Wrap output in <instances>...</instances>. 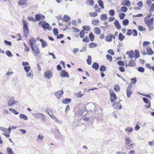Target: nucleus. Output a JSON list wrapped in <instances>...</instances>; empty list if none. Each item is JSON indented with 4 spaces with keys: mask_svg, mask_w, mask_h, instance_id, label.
I'll list each match as a JSON object with an SVG mask.
<instances>
[{
    "mask_svg": "<svg viewBox=\"0 0 154 154\" xmlns=\"http://www.w3.org/2000/svg\"><path fill=\"white\" fill-rule=\"evenodd\" d=\"M20 118L26 120H27L28 119L26 115L22 114H20Z\"/></svg>",
    "mask_w": 154,
    "mask_h": 154,
    "instance_id": "34",
    "label": "nucleus"
},
{
    "mask_svg": "<svg viewBox=\"0 0 154 154\" xmlns=\"http://www.w3.org/2000/svg\"><path fill=\"white\" fill-rule=\"evenodd\" d=\"M125 16V14L122 13L119 16V17L121 19L123 20L124 18V17Z\"/></svg>",
    "mask_w": 154,
    "mask_h": 154,
    "instance_id": "61",
    "label": "nucleus"
},
{
    "mask_svg": "<svg viewBox=\"0 0 154 154\" xmlns=\"http://www.w3.org/2000/svg\"><path fill=\"white\" fill-rule=\"evenodd\" d=\"M92 24L94 26L97 25V24L99 22V21L97 20H93L92 22Z\"/></svg>",
    "mask_w": 154,
    "mask_h": 154,
    "instance_id": "45",
    "label": "nucleus"
},
{
    "mask_svg": "<svg viewBox=\"0 0 154 154\" xmlns=\"http://www.w3.org/2000/svg\"><path fill=\"white\" fill-rule=\"evenodd\" d=\"M33 48L31 49L34 54L35 55H37L39 53V51L38 46L35 45L33 46Z\"/></svg>",
    "mask_w": 154,
    "mask_h": 154,
    "instance_id": "6",
    "label": "nucleus"
},
{
    "mask_svg": "<svg viewBox=\"0 0 154 154\" xmlns=\"http://www.w3.org/2000/svg\"><path fill=\"white\" fill-rule=\"evenodd\" d=\"M64 93L63 90H59L55 92L54 94L58 99H60Z\"/></svg>",
    "mask_w": 154,
    "mask_h": 154,
    "instance_id": "7",
    "label": "nucleus"
},
{
    "mask_svg": "<svg viewBox=\"0 0 154 154\" xmlns=\"http://www.w3.org/2000/svg\"><path fill=\"white\" fill-rule=\"evenodd\" d=\"M135 60H136V58H138L140 57V54L139 51L138 50H136L135 51Z\"/></svg>",
    "mask_w": 154,
    "mask_h": 154,
    "instance_id": "35",
    "label": "nucleus"
},
{
    "mask_svg": "<svg viewBox=\"0 0 154 154\" xmlns=\"http://www.w3.org/2000/svg\"><path fill=\"white\" fill-rule=\"evenodd\" d=\"M35 18L36 21H38L41 19L44 20L45 18V16L42 14H39L35 15Z\"/></svg>",
    "mask_w": 154,
    "mask_h": 154,
    "instance_id": "8",
    "label": "nucleus"
},
{
    "mask_svg": "<svg viewBox=\"0 0 154 154\" xmlns=\"http://www.w3.org/2000/svg\"><path fill=\"white\" fill-rule=\"evenodd\" d=\"M71 100L70 98H65L62 101V103L63 104H67L71 102Z\"/></svg>",
    "mask_w": 154,
    "mask_h": 154,
    "instance_id": "17",
    "label": "nucleus"
},
{
    "mask_svg": "<svg viewBox=\"0 0 154 154\" xmlns=\"http://www.w3.org/2000/svg\"><path fill=\"white\" fill-rule=\"evenodd\" d=\"M6 150L8 154H14L12 149L10 148H7Z\"/></svg>",
    "mask_w": 154,
    "mask_h": 154,
    "instance_id": "37",
    "label": "nucleus"
},
{
    "mask_svg": "<svg viewBox=\"0 0 154 154\" xmlns=\"http://www.w3.org/2000/svg\"><path fill=\"white\" fill-rule=\"evenodd\" d=\"M131 87L130 85H129L128 86L127 88V97H130L131 95L133 93L132 92L131 90Z\"/></svg>",
    "mask_w": 154,
    "mask_h": 154,
    "instance_id": "12",
    "label": "nucleus"
},
{
    "mask_svg": "<svg viewBox=\"0 0 154 154\" xmlns=\"http://www.w3.org/2000/svg\"><path fill=\"white\" fill-rule=\"evenodd\" d=\"M24 69L26 72H28L30 70V66H25L24 67Z\"/></svg>",
    "mask_w": 154,
    "mask_h": 154,
    "instance_id": "52",
    "label": "nucleus"
},
{
    "mask_svg": "<svg viewBox=\"0 0 154 154\" xmlns=\"http://www.w3.org/2000/svg\"><path fill=\"white\" fill-rule=\"evenodd\" d=\"M82 28L83 29L82 30H84V31L85 30L89 31L90 29V28L89 26H82Z\"/></svg>",
    "mask_w": 154,
    "mask_h": 154,
    "instance_id": "39",
    "label": "nucleus"
},
{
    "mask_svg": "<svg viewBox=\"0 0 154 154\" xmlns=\"http://www.w3.org/2000/svg\"><path fill=\"white\" fill-rule=\"evenodd\" d=\"M125 38V36L123 35L121 33H120L118 36L119 39L120 41H122L124 40Z\"/></svg>",
    "mask_w": 154,
    "mask_h": 154,
    "instance_id": "29",
    "label": "nucleus"
},
{
    "mask_svg": "<svg viewBox=\"0 0 154 154\" xmlns=\"http://www.w3.org/2000/svg\"><path fill=\"white\" fill-rule=\"evenodd\" d=\"M6 54L9 57H11L13 56L11 52L10 51H7L6 52Z\"/></svg>",
    "mask_w": 154,
    "mask_h": 154,
    "instance_id": "50",
    "label": "nucleus"
},
{
    "mask_svg": "<svg viewBox=\"0 0 154 154\" xmlns=\"http://www.w3.org/2000/svg\"><path fill=\"white\" fill-rule=\"evenodd\" d=\"M154 10V4H152L150 8V11L152 12Z\"/></svg>",
    "mask_w": 154,
    "mask_h": 154,
    "instance_id": "64",
    "label": "nucleus"
},
{
    "mask_svg": "<svg viewBox=\"0 0 154 154\" xmlns=\"http://www.w3.org/2000/svg\"><path fill=\"white\" fill-rule=\"evenodd\" d=\"M87 4L90 6H93L94 4V1L93 0H87Z\"/></svg>",
    "mask_w": 154,
    "mask_h": 154,
    "instance_id": "36",
    "label": "nucleus"
},
{
    "mask_svg": "<svg viewBox=\"0 0 154 154\" xmlns=\"http://www.w3.org/2000/svg\"><path fill=\"white\" fill-rule=\"evenodd\" d=\"M98 3L100 7H101L102 9H103L104 7L103 1L101 0H98Z\"/></svg>",
    "mask_w": 154,
    "mask_h": 154,
    "instance_id": "28",
    "label": "nucleus"
},
{
    "mask_svg": "<svg viewBox=\"0 0 154 154\" xmlns=\"http://www.w3.org/2000/svg\"><path fill=\"white\" fill-rule=\"evenodd\" d=\"M83 42H88L89 40L88 36H85L82 39Z\"/></svg>",
    "mask_w": 154,
    "mask_h": 154,
    "instance_id": "54",
    "label": "nucleus"
},
{
    "mask_svg": "<svg viewBox=\"0 0 154 154\" xmlns=\"http://www.w3.org/2000/svg\"><path fill=\"white\" fill-rule=\"evenodd\" d=\"M87 63L88 65H91V57L90 55H88L86 60Z\"/></svg>",
    "mask_w": 154,
    "mask_h": 154,
    "instance_id": "26",
    "label": "nucleus"
},
{
    "mask_svg": "<svg viewBox=\"0 0 154 154\" xmlns=\"http://www.w3.org/2000/svg\"><path fill=\"white\" fill-rule=\"evenodd\" d=\"M128 32L126 33V34L127 35H131L132 33V30L130 29H128L127 30Z\"/></svg>",
    "mask_w": 154,
    "mask_h": 154,
    "instance_id": "60",
    "label": "nucleus"
},
{
    "mask_svg": "<svg viewBox=\"0 0 154 154\" xmlns=\"http://www.w3.org/2000/svg\"><path fill=\"white\" fill-rule=\"evenodd\" d=\"M133 130V128L130 127L126 128L125 129V131L128 132H131Z\"/></svg>",
    "mask_w": 154,
    "mask_h": 154,
    "instance_id": "43",
    "label": "nucleus"
},
{
    "mask_svg": "<svg viewBox=\"0 0 154 154\" xmlns=\"http://www.w3.org/2000/svg\"><path fill=\"white\" fill-rule=\"evenodd\" d=\"M87 107L88 108L87 110L88 111H92L94 109L95 105L93 103H89L87 104Z\"/></svg>",
    "mask_w": 154,
    "mask_h": 154,
    "instance_id": "5",
    "label": "nucleus"
},
{
    "mask_svg": "<svg viewBox=\"0 0 154 154\" xmlns=\"http://www.w3.org/2000/svg\"><path fill=\"white\" fill-rule=\"evenodd\" d=\"M114 89L116 91H119L120 90V86L118 85H115Z\"/></svg>",
    "mask_w": 154,
    "mask_h": 154,
    "instance_id": "42",
    "label": "nucleus"
},
{
    "mask_svg": "<svg viewBox=\"0 0 154 154\" xmlns=\"http://www.w3.org/2000/svg\"><path fill=\"white\" fill-rule=\"evenodd\" d=\"M100 70L101 72H104L106 70V67L105 66L102 65L100 67Z\"/></svg>",
    "mask_w": 154,
    "mask_h": 154,
    "instance_id": "40",
    "label": "nucleus"
},
{
    "mask_svg": "<svg viewBox=\"0 0 154 154\" xmlns=\"http://www.w3.org/2000/svg\"><path fill=\"white\" fill-rule=\"evenodd\" d=\"M53 32L55 36H57L59 32L58 29L57 28H54L53 30Z\"/></svg>",
    "mask_w": 154,
    "mask_h": 154,
    "instance_id": "38",
    "label": "nucleus"
},
{
    "mask_svg": "<svg viewBox=\"0 0 154 154\" xmlns=\"http://www.w3.org/2000/svg\"><path fill=\"white\" fill-rule=\"evenodd\" d=\"M117 63L120 66H124L125 63L124 62L121 60L118 61L117 62Z\"/></svg>",
    "mask_w": 154,
    "mask_h": 154,
    "instance_id": "59",
    "label": "nucleus"
},
{
    "mask_svg": "<svg viewBox=\"0 0 154 154\" xmlns=\"http://www.w3.org/2000/svg\"><path fill=\"white\" fill-rule=\"evenodd\" d=\"M94 33L97 35H99L101 33V31L100 29L98 27H95L94 28Z\"/></svg>",
    "mask_w": 154,
    "mask_h": 154,
    "instance_id": "21",
    "label": "nucleus"
},
{
    "mask_svg": "<svg viewBox=\"0 0 154 154\" xmlns=\"http://www.w3.org/2000/svg\"><path fill=\"white\" fill-rule=\"evenodd\" d=\"M126 54H128L129 57L131 58H133L134 57V53L133 50H131L130 51H128Z\"/></svg>",
    "mask_w": 154,
    "mask_h": 154,
    "instance_id": "16",
    "label": "nucleus"
},
{
    "mask_svg": "<svg viewBox=\"0 0 154 154\" xmlns=\"http://www.w3.org/2000/svg\"><path fill=\"white\" fill-rule=\"evenodd\" d=\"M89 15L91 17H94L97 15V14L95 12H90L89 13Z\"/></svg>",
    "mask_w": 154,
    "mask_h": 154,
    "instance_id": "49",
    "label": "nucleus"
},
{
    "mask_svg": "<svg viewBox=\"0 0 154 154\" xmlns=\"http://www.w3.org/2000/svg\"><path fill=\"white\" fill-rule=\"evenodd\" d=\"M85 34V33L84 31V30H81L79 33V36L81 38H83Z\"/></svg>",
    "mask_w": 154,
    "mask_h": 154,
    "instance_id": "44",
    "label": "nucleus"
},
{
    "mask_svg": "<svg viewBox=\"0 0 154 154\" xmlns=\"http://www.w3.org/2000/svg\"><path fill=\"white\" fill-rule=\"evenodd\" d=\"M109 91L110 95V100L112 103L116 99V96L112 90L110 89Z\"/></svg>",
    "mask_w": 154,
    "mask_h": 154,
    "instance_id": "4",
    "label": "nucleus"
},
{
    "mask_svg": "<svg viewBox=\"0 0 154 154\" xmlns=\"http://www.w3.org/2000/svg\"><path fill=\"white\" fill-rule=\"evenodd\" d=\"M114 106L115 108H118V106H119V107L118 108L119 109H121L122 108V106L121 103L118 102H116L114 104Z\"/></svg>",
    "mask_w": 154,
    "mask_h": 154,
    "instance_id": "22",
    "label": "nucleus"
},
{
    "mask_svg": "<svg viewBox=\"0 0 154 154\" xmlns=\"http://www.w3.org/2000/svg\"><path fill=\"white\" fill-rule=\"evenodd\" d=\"M72 29L73 31V32L77 33L79 32L80 31L79 29L74 27H72Z\"/></svg>",
    "mask_w": 154,
    "mask_h": 154,
    "instance_id": "56",
    "label": "nucleus"
},
{
    "mask_svg": "<svg viewBox=\"0 0 154 154\" xmlns=\"http://www.w3.org/2000/svg\"><path fill=\"white\" fill-rule=\"evenodd\" d=\"M107 16L105 14H102L101 15L100 18L102 20H106L107 19Z\"/></svg>",
    "mask_w": 154,
    "mask_h": 154,
    "instance_id": "31",
    "label": "nucleus"
},
{
    "mask_svg": "<svg viewBox=\"0 0 154 154\" xmlns=\"http://www.w3.org/2000/svg\"><path fill=\"white\" fill-rule=\"evenodd\" d=\"M129 23L128 20V19H125L123 21L122 23L124 26L127 25Z\"/></svg>",
    "mask_w": 154,
    "mask_h": 154,
    "instance_id": "41",
    "label": "nucleus"
},
{
    "mask_svg": "<svg viewBox=\"0 0 154 154\" xmlns=\"http://www.w3.org/2000/svg\"><path fill=\"white\" fill-rule=\"evenodd\" d=\"M99 66L97 63L95 62L92 65V67L95 69L96 70L98 69Z\"/></svg>",
    "mask_w": 154,
    "mask_h": 154,
    "instance_id": "24",
    "label": "nucleus"
},
{
    "mask_svg": "<svg viewBox=\"0 0 154 154\" xmlns=\"http://www.w3.org/2000/svg\"><path fill=\"white\" fill-rule=\"evenodd\" d=\"M135 143H131L128 146V149H133L134 148V147L135 145Z\"/></svg>",
    "mask_w": 154,
    "mask_h": 154,
    "instance_id": "53",
    "label": "nucleus"
},
{
    "mask_svg": "<svg viewBox=\"0 0 154 154\" xmlns=\"http://www.w3.org/2000/svg\"><path fill=\"white\" fill-rule=\"evenodd\" d=\"M71 18L70 17L66 15L64 16L62 20L63 22H67Z\"/></svg>",
    "mask_w": 154,
    "mask_h": 154,
    "instance_id": "19",
    "label": "nucleus"
},
{
    "mask_svg": "<svg viewBox=\"0 0 154 154\" xmlns=\"http://www.w3.org/2000/svg\"><path fill=\"white\" fill-rule=\"evenodd\" d=\"M147 54L149 55H152L154 54V52L151 48H147L146 50Z\"/></svg>",
    "mask_w": 154,
    "mask_h": 154,
    "instance_id": "23",
    "label": "nucleus"
},
{
    "mask_svg": "<svg viewBox=\"0 0 154 154\" xmlns=\"http://www.w3.org/2000/svg\"><path fill=\"white\" fill-rule=\"evenodd\" d=\"M125 146L126 148V151H128L129 145L132 143V140L129 137H126L125 138Z\"/></svg>",
    "mask_w": 154,
    "mask_h": 154,
    "instance_id": "3",
    "label": "nucleus"
},
{
    "mask_svg": "<svg viewBox=\"0 0 154 154\" xmlns=\"http://www.w3.org/2000/svg\"><path fill=\"white\" fill-rule=\"evenodd\" d=\"M27 77H28L32 79L33 75V73L31 71L29 73H27L26 74Z\"/></svg>",
    "mask_w": 154,
    "mask_h": 154,
    "instance_id": "48",
    "label": "nucleus"
},
{
    "mask_svg": "<svg viewBox=\"0 0 154 154\" xmlns=\"http://www.w3.org/2000/svg\"><path fill=\"white\" fill-rule=\"evenodd\" d=\"M13 97H11L8 101V103L9 106H11L16 103Z\"/></svg>",
    "mask_w": 154,
    "mask_h": 154,
    "instance_id": "11",
    "label": "nucleus"
},
{
    "mask_svg": "<svg viewBox=\"0 0 154 154\" xmlns=\"http://www.w3.org/2000/svg\"><path fill=\"white\" fill-rule=\"evenodd\" d=\"M89 37L90 38V41H94V36L93 33L90 32L89 35Z\"/></svg>",
    "mask_w": 154,
    "mask_h": 154,
    "instance_id": "33",
    "label": "nucleus"
},
{
    "mask_svg": "<svg viewBox=\"0 0 154 154\" xmlns=\"http://www.w3.org/2000/svg\"><path fill=\"white\" fill-rule=\"evenodd\" d=\"M39 25H41L45 30L46 29L50 31L52 29V27L50 26L49 23L45 21H40L39 23Z\"/></svg>",
    "mask_w": 154,
    "mask_h": 154,
    "instance_id": "1",
    "label": "nucleus"
},
{
    "mask_svg": "<svg viewBox=\"0 0 154 154\" xmlns=\"http://www.w3.org/2000/svg\"><path fill=\"white\" fill-rule=\"evenodd\" d=\"M97 45V44L94 43L93 42H92L89 44V47L90 48H92L94 47H96Z\"/></svg>",
    "mask_w": 154,
    "mask_h": 154,
    "instance_id": "30",
    "label": "nucleus"
},
{
    "mask_svg": "<svg viewBox=\"0 0 154 154\" xmlns=\"http://www.w3.org/2000/svg\"><path fill=\"white\" fill-rule=\"evenodd\" d=\"M114 25L116 28L118 29H120L121 28V26L118 20H116V21L114 22Z\"/></svg>",
    "mask_w": 154,
    "mask_h": 154,
    "instance_id": "18",
    "label": "nucleus"
},
{
    "mask_svg": "<svg viewBox=\"0 0 154 154\" xmlns=\"http://www.w3.org/2000/svg\"><path fill=\"white\" fill-rule=\"evenodd\" d=\"M135 62L134 60L132 59L130 60L128 66H129L132 67L134 66L135 65Z\"/></svg>",
    "mask_w": 154,
    "mask_h": 154,
    "instance_id": "20",
    "label": "nucleus"
},
{
    "mask_svg": "<svg viewBox=\"0 0 154 154\" xmlns=\"http://www.w3.org/2000/svg\"><path fill=\"white\" fill-rule=\"evenodd\" d=\"M107 52L108 53L111 54L112 55H113L114 53L112 49H109L108 50Z\"/></svg>",
    "mask_w": 154,
    "mask_h": 154,
    "instance_id": "63",
    "label": "nucleus"
},
{
    "mask_svg": "<svg viewBox=\"0 0 154 154\" xmlns=\"http://www.w3.org/2000/svg\"><path fill=\"white\" fill-rule=\"evenodd\" d=\"M4 42L5 44L7 45L11 46V43L10 42L5 40L4 41Z\"/></svg>",
    "mask_w": 154,
    "mask_h": 154,
    "instance_id": "57",
    "label": "nucleus"
},
{
    "mask_svg": "<svg viewBox=\"0 0 154 154\" xmlns=\"http://www.w3.org/2000/svg\"><path fill=\"white\" fill-rule=\"evenodd\" d=\"M143 100L145 103L148 104L147 105H145L146 107L147 108H150L151 106L150 101H149L147 98L145 97L143 98Z\"/></svg>",
    "mask_w": 154,
    "mask_h": 154,
    "instance_id": "13",
    "label": "nucleus"
},
{
    "mask_svg": "<svg viewBox=\"0 0 154 154\" xmlns=\"http://www.w3.org/2000/svg\"><path fill=\"white\" fill-rule=\"evenodd\" d=\"M52 76V74L50 71H47L45 72V76L48 79L51 78Z\"/></svg>",
    "mask_w": 154,
    "mask_h": 154,
    "instance_id": "14",
    "label": "nucleus"
},
{
    "mask_svg": "<svg viewBox=\"0 0 154 154\" xmlns=\"http://www.w3.org/2000/svg\"><path fill=\"white\" fill-rule=\"evenodd\" d=\"M138 29L141 31H144L146 30V29L143 28L142 26H139L138 27Z\"/></svg>",
    "mask_w": 154,
    "mask_h": 154,
    "instance_id": "55",
    "label": "nucleus"
},
{
    "mask_svg": "<svg viewBox=\"0 0 154 154\" xmlns=\"http://www.w3.org/2000/svg\"><path fill=\"white\" fill-rule=\"evenodd\" d=\"M115 11L113 10H110L109 11V14L111 16H113L115 14Z\"/></svg>",
    "mask_w": 154,
    "mask_h": 154,
    "instance_id": "58",
    "label": "nucleus"
},
{
    "mask_svg": "<svg viewBox=\"0 0 154 154\" xmlns=\"http://www.w3.org/2000/svg\"><path fill=\"white\" fill-rule=\"evenodd\" d=\"M23 24V32L24 36L26 37L29 34V29L27 26V23L25 20H22Z\"/></svg>",
    "mask_w": 154,
    "mask_h": 154,
    "instance_id": "2",
    "label": "nucleus"
},
{
    "mask_svg": "<svg viewBox=\"0 0 154 154\" xmlns=\"http://www.w3.org/2000/svg\"><path fill=\"white\" fill-rule=\"evenodd\" d=\"M127 10L128 8L125 6L122 7L121 8V11L122 12H126L127 11Z\"/></svg>",
    "mask_w": 154,
    "mask_h": 154,
    "instance_id": "51",
    "label": "nucleus"
},
{
    "mask_svg": "<svg viewBox=\"0 0 154 154\" xmlns=\"http://www.w3.org/2000/svg\"><path fill=\"white\" fill-rule=\"evenodd\" d=\"M106 57L107 60L109 62H111L112 61V57L111 56L108 54H106Z\"/></svg>",
    "mask_w": 154,
    "mask_h": 154,
    "instance_id": "46",
    "label": "nucleus"
},
{
    "mask_svg": "<svg viewBox=\"0 0 154 154\" xmlns=\"http://www.w3.org/2000/svg\"><path fill=\"white\" fill-rule=\"evenodd\" d=\"M42 115V113H34L32 114L34 117L36 118H38L41 117Z\"/></svg>",
    "mask_w": 154,
    "mask_h": 154,
    "instance_id": "27",
    "label": "nucleus"
},
{
    "mask_svg": "<svg viewBox=\"0 0 154 154\" xmlns=\"http://www.w3.org/2000/svg\"><path fill=\"white\" fill-rule=\"evenodd\" d=\"M35 42L36 40L33 37H31L30 39L29 40L28 43L31 49L33 48V44Z\"/></svg>",
    "mask_w": 154,
    "mask_h": 154,
    "instance_id": "10",
    "label": "nucleus"
},
{
    "mask_svg": "<svg viewBox=\"0 0 154 154\" xmlns=\"http://www.w3.org/2000/svg\"><path fill=\"white\" fill-rule=\"evenodd\" d=\"M105 39L106 42H112V39L111 34L110 33H108L107 35L105 37Z\"/></svg>",
    "mask_w": 154,
    "mask_h": 154,
    "instance_id": "15",
    "label": "nucleus"
},
{
    "mask_svg": "<svg viewBox=\"0 0 154 154\" xmlns=\"http://www.w3.org/2000/svg\"><path fill=\"white\" fill-rule=\"evenodd\" d=\"M138 70L140 72H144L145 69L142 67L140 66L138 68Z\"/></svg>",
    "mask_w": 154,
    "mask_h": 154,
    "instance_id": "47",
    "label": "nucleus"
},
{
    "mask_svg": "<svg viewBox=\"0 0 154 154\" xmlns=\"http://www.w3.org/2000/svg\"><path fill=\"white\" fill-rule=\"evenodd\" d=\"M122 4L123 5L130 6L131 5V2L129 0H125L124 2V4L122 3Z\"/></svg>",
    "mask_w": 154,
    "mask_h": 154,
    "instance_id": "32",
    "label": "nucleus"
},
{
    "mask_svg": "<svg viewBox=\"0 0 154 154\" xmlns=\"http://www.w3.org/2000/svg\"><path fill=\"white\" fill-rule=\"evenodd\" d=\"M60 75L61 77H69L68 72H66L65 70H62L60 74Z\"/></svg>",
    "mask_w": 154,
    "mask_h": 154,
    "instance_id": "9",
    "label": "nucleus"
},
{
    "mask_svg": "<svg viewBox=\"0 0 154 154\" xmlns=\"http://www.w3.org/2000/svg\"><path fill=\"white\" fill-rule=\"evenodd\" d=\"M27 0H20V5H24Z\"/></svg>",
    "mask_w": 154,
    "mask_h": 154,
    "instance_id": "62",
    "label": "nucleus"
},
{
    "mask_svg": "<svg viewBox=\"0 0 154 154\" xmlns=\"http://www.w3.org/2000/svg\"><path fill=\"white\" fill-rule=\"evenodd\" d=\"M94 8L96 12H100L101 10V9L99 8L97 4H96L94 5Z\"/></svg>",
    "mask_w": 154,
    "mask_h": 154,
    "instance_id": "25",
    "label": "nucleus"
}]
</instances>
